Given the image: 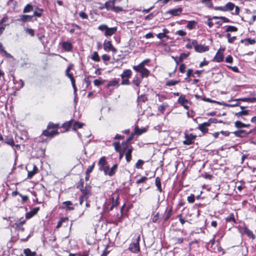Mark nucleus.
Here are the masks:
<instances>
[{"instance_id": "nucleus-53", "label": "nucleus", "mask_w": 256, "mask_h": 256, "mask_svg": "<svg viewBox=\"0 0 256 256\" xmlns=\"http://www.w3.org/2000/svg\"><path fill=\"white\" fill-rule=\"evenodd\" d=\"M214 250L215 252H222V254L225 253V251L219 244L216 245V248H214Z\"/></svg>"}, {"instance_id": "nucleus-24", "label": "nucleus", "mask_w": 256, "mask_h": 256, "mask_svg": "<svg viewBox=\"0 0 256 256\" xmlns=\"http://www.w3.org/2000/svg\"><path fill=\"white\" fill-rule=\"evenodd\" d=\"M62 204L64 206H60V209H66L67 210H74V207L71 201L68 200L62 202Z\"/></svg>"}, {"instance_id": "nucleus-29", "label": "nucleus", "mask_w": 256, "mask_h": 256, "mask_svg": "<svg viewBox=\"0 0 256 256\" xmlns=\"http://www.w3.org/2000/svg\"><path fill=\"white\" fill-rule=\"evenodd\" d=\"M112 146L114 148L115 150L119 153V157L118 158L120 160L122 157L124 156V152H122L120 150V142H115L112 143Z\"/></svg>"}, {"instance_id": "nucleus-15", "label": "nucleus", "mask_w": 256, "mask_h": 256, "mask_svg": "<svg viewBox=\"0 0 256 256\" xmlns=\"http://www.w3.org/2000/svg\"><path fill=\"white\" fill-rule=\"evenodd\" d=\"M185 140H184L183 144L185 145H190L194 143V140L196 138V136L192 133L189 134L187 132H184Z\"/></svg>"}, {"instance_id": "nucleus-33", "label": "nucleus", "mask_w": 256, "mask_h": 256, "mask_svg": "<svg viewBox=\"0 0 256 256\" xmlns=\"http://www.w3.org/2000/svg\"><path fill=\"white\" fill-rule=\"evenodd\" d=\"M133 147L130 146V148L125 152L126 160L127 162H130L132 160V152L133 151Z\"/></svg>"}, {"instance_id": "nucleus-57", "label": "nucleus", "mask_w": 256, "mask_h": 256, "mask_svg": "<svg viewBox=\"0 0 256 256\" xmlns=\"http://www.w3.org/2000/svg\"><path fill=\"white\" fill-rule=\"evenodd\" d=\"M173 240H174L175 244H182V243H183V242L184 240V238L182 237V238L175 237V238H173Z\"/></svg>"}, {"instance_id": "nucleus-35", "label": "nucleus", "mask_w": 256, "mask_h": 256, "mask_svg": "<svg viewBox=\"0 0 256 256\" xmlns=\"http://www.w3.org/2000/svg\"><path fill=\"white\" fill-rule=\"evenodd\" d=\"M38 168L36 165H34L32 170L28 171V178H32L33 176L38 172Z\"/></svg>"}, {"instance_id": "nucleus-23", "label": "nucleus", "mask_w": 256, "mask_h": 256, "mask_svg": "<svg viewBox=\"0 0 256 256\" xmlns=\"http://www.w3.org/2000/svg\"><path fill=\"white\" fill-rule=\"evenodd\" d=\"M210 48L208 46H204L202 44H198V41L196 42V44L194 46V50L197 52L202 53L206 52H207L209 50Z\"/></svg>"}, {"instance_id": "nucleus-46", "label": "nucleus", "mask_w": 256, "mask_h": 256, "mask_svg": "<svg viewBox=\"0 0 256 256\" xmlns=\"http://www.w3.org/2000/svg\"><path fill=\"white\" fill-rule=\"evenodd\" d=\"M68 217L60 218L58 222V224L56 226V228L58 229L60 228L62 226L63 223L66 222H68Z\"/></svg>"}, {"instance_id": "nucleus-61", "label": "nucleus", "mask_w": 256, "mask_h": 256, "mask_svg": "<svg viewBox=\"0 0 256 256\" xmlns=\"http://www.w3.org/2000/svg\"><path fill=\"white\" fill-rule=\"evenodd\" d=\"M95 166V162H94L91 166H88L86 172L90 174L94 170Z\"/></svg>"}, {"instance_id": "nucleus-20", "label": "nucleus", "mask_w": 256, "mask_h": 256, "mask_svg": "<svg viewBox=\"0 0 256 256\" xmlns=\"http://www.w3.org/2000/svg\"><path fill=\"white\" fill-rule=\"evenodd\" d=\"M254 132V130H250L249 132H247L245 130H238L233 132L234 135L236 137L244 138L248 136L250 134Z\"/></svg>"}, {"instance_id": "nucleus-16", "label": "nucleus", "mask_w": 256, "mask_h": 256, "mask_svg": "<svg viewBox=\"0 0 256 256\" xmlns=\"http://www.w3.org/2000/svg\"><path fill=\"white\" fill-rule=\"evenodd\" d=\"M104 50L107 52L112 51L114 53L117 52V50L115 48L112 44V42L110 40H105L104 42Z\"/></svg>"}, {"instance_id": "nucleus-39", "label": "nucleus", "mask_w": 256, "mask_h": 256, "mask_svg": "<svg viewBox=\"0 0 256 256\" xmlns=\"http://www.w3.org/2000/svg\"><path fill=\"white\" fill-rule=\"evenodd\" d=\"M142 79L141 78H138L137 76H135L132 80V84H134V86L139 87L142 82Z\"/></svg>"}, {"instance_id": "nucleus-5", "label": "nucleus", "mask_w": 256, "mask_h": 256, "mask_svg": "<svg viewBox=\"0 0 256 256\" xmlns=\"http://www.w3.org/2000/svg\"><path fill=\"white\" fill-rule=\"evenodd\" d=\"M34 10H35L34 11L32 15L22 14L20 16V18L18 19V20L23 22H27L32 21L34 16H36L38 18L41 17L44 11V9L39 8L38 6H36Z\"/></svg>"}, {"instance_id": "nucleus-18", "label": "nucleus", "mask_w": 256, "mask_h": 256, "mask_svg": "<svg viewBox=\"0 0 256 256\" xmlns=\"http://www.w3.org/2000/svg\"><path fill=\"white\" fill-rule=\"evenodd\" d=\"M178 102L186 110H188L190 106L188 104H190L191 102L188 100L186 99L184 94H181L178 100Z\"/></svg>"}, {"instance_id": "nucleus-54", "label": "nucleus", "mask_w": 256, "mask_h": 256, "mask_svg": "<svg viewBox=\"0 0 256 256\" xmlns=\"http://www.w3.org/2000/svg\"><path fill=\"white\" fill-rule=\"evenodd\" d=\"M180 80H170L166 82V86H170L178 84L180 82Z\"/></svg>"}, {"instance_id": "nucleus-14", "label": "nucleus", "mask_w": 256, "mask_h": 256, "mask_svg": "<svg viewBox=\"0 0 256 256\" xmlns=\"http://www.w3.org/2000/svg\"><path fill=\"white\" fill-rule=\"evenodd\" d=\"M140 236L138 235L136 238V242L130 244L128 250L133 253H138L140 252Z\"/></svg>"}, {"instance_id": "nucleus-6", "label": "nucleus", "mask_w": 256, "mask_h": 256, "mask_svg": "<svg viewBox=\"0 0 256 256\" xmlns=\"http://www.w3.org/2000/svg\"><path fill=\"white\" fill-rule=\"evenodd\" d=\"M240 110L234 113V118L239 120H238L246 121L248 120V117L252 116V112L250 110L246 109L245 107L240 106Z\"/></svg>"}, {"instance_id": "nucleus-22", "label": "nucleus", "mask_w": 256, "mask_h": 256, "mask_svg": "<svg viewBox=\"0 0 256 256\" xmlns=\"http://www.w3.org/2000/svg\"><path fill=\"white\" fill-rule=\"evenodd\" d=\"M61 46L62 50L66 52H70L72 50V44L68 41H64L61 43Z\"/></svg>"}, {"instance_id": "nucleus-10", "label": "nucleus", "mask_w": 256, "mask_h": 256, "mask_svg": "<svg viewBox=\"0 0 256 256\" xmlns=\"http://www.w3.org/2000/svg\"><path fill=\"white\" fill-rule=\"evenodd\" d=\"M132 69L136 72L140 74L141 78H148L150 75V71L145 66H134Z\"/></svg>"}, {"instance_id": "nucleus-3", "label": "nucleus", "mask_w": 256, "mask_h": 256, "mask_svg": "<svg viewBox=\"0 0 256 256\" xmlns=\"http://www.w3.org/2000/svg\"><path fill=\"white\" fill-rule=\"evenodd\" d=\"M122 0H108L105 2L104 4L99 7L100 10L106 8L108 11H112L115 13H120L124 10V8L121 6H115L116 4L120 2Z\"/></svg>"}, {"instance_id": "nucleus-11", "label": "nucleus", "mask_w": 256, "mask_h": 256, "mask_svg": "<svg viewBox=\"0 0 256 256\" xmlns=\"http://www.w3.org/2000/svg\"><path fill=\"white\" fill-rule=\"evenodd\" d=\"M239 232L242 235H246L249 238L255 240L256 236L254 232L244 224V226H239L238 227Z\"/></svg>"}, {"instance_id": "nucleus-51", "label": "nucleus", "mask_w": 256, "mask_h": 256, "mask_svg": "<svg viewBox=\"0 0 256 256\" xmlns=\"http://www.w3.org/2000/svg\"><path fill=\"white\" fill-rule=\"evenodd\" d=\"M8 20V16L6 14L4 15V17L0 20V26H5L6 28V26H8V24H5V22H6Z\"/></svg>"}, {"instance_id": "nucleus-7", "label": "nucleus", "mask_w": 256, "mask_h": 256, "mask_svg": "<svg viewBox=\"0 0 256 256\" xmlns=\"http://www.w3.org/2000/svg\"><path fill=\"white\" fill-rule=\"evenodd\" d=\"M120 195L117 192L113 193L109 198L111 206L110 208L106 206V210L108 212L112 211L114 208H116L120 204Z\"/></svg>"}, {"instance_id": "nucleus-41", "label": "nucleus", "mask_w": 256, "mask_h": 256, "mask_svg": "<svg viewBox=\"0 0 256 256\" xmlns=\"http://www.w3.org/2000/svg\"><path fill=\"white\" fill-rule=\"evenodd\" d=\"M198 24V22L194 20L188 21L186 26V28L188 30H193L196 28V27Z\"/></svg>"}, {"instance_id": "nucleus-52", "label": "nucleus", "mask_w": 256, "mask_h": 256, "mask_svg": "<svg viewBox=\"0 0 256 256\" xmlns=\"http://www.w3.org/2000/svg\"><path fill=\"white\" fill-rule=\"evenodd\" d=\"M34 6L30 4H27L23 10L24 13L30 12L34 10Z\"/></svg>"}, {"instance_id": "nucleus-25", "label": "nucleus", "mask_w": 256, "mask_h": 256, "mask_svg": "<svg viewBox=\"0 0 256 256\" xmlns=\"http://www.w3.org/2000/svg\"><path fill=\"white\" fill-rule=\"evenodd\" d=\"M40 207H36L32 210H30V212H28L26 214V219H30L32 218L34 216L36 215L38 211L40 210Z\"/></svg>"}, {"instance_id": "nucleus-49", "label": "nucleus", "mask_w": 256, "mask_h": 256, "mask_svg": "<svg viewBox=\"0 0 256 256\" xmlns=\"http://www.w3.org/2000/svg\"><path fill=\"white\" fill-rule=\"evenodd\" d=\"M134 133L135 134H137L138 136L142 134L144 132H146V130L144 128L142 129L139 128L138 126H136L134 128Z\"/></svg>"}, {"instance_id": "nucleus-1", "label": "nucleus", "mask_w": 256, "mask_h": 256, "mask_svg": "<svg viewBox=\"0 0 256 256\" xmlns=\"http://www.w3.org/2000/svg\"><path fill=\"white\" fill-rule=\"evenodd\" d=\"M74 122V120L71 119L60 126V124H54L53 122H50L46 126V128L42 130L41 136H45L49 140H51L56 136L59 134L60 132H58V130L60 128H62L65 130V131H68Z\"/></svg>"}, {"instance_id": "nucleus-28", "label": "nucleus", "mask_w": 256, "mask_h": 256, "mask_svg": "<svg viewBox=\"0 0 256 256\" xmlns=\"http://www.w3.org/2000/svg\"><path fill=\"white\" fill-rule=\"evenodd\" d=\"M18 195L20 196L22 198V201L21 202L22 204H24L28 200V196L26 195H22L18 191L15 190L12 192V196H16Z\"/></svg>"}, {"instance_id": "nucleus-45", "label": "nucleus", "mask_w": 256, "mask_h": 256, "mask_svg": "<svg viewBox=\"0 0 256 256\" xmlns=\"http://www.w3.org/2000/svg\"><path fill=\"white\" fill-rule=\"evenodd\" d=\"M24 254L26 256H36V252H32L29 248L24 249Z\"/></svg>"}, {"instance_id": "nucleus-37", "label": "nucleus", "mask_w": 256, "mask_h": 256, "mask_svg": "<svg viewBox=\"0 0 256 256\" xmlns=\"http://www.w3.org/2000/svg\"><path fill=\"white\" fill-rule=\"evenodd\" d=\"M155 185L156 186L158 190L160 192H162V188L161 179L158 176L156 177L155 179Z\"/></svg>"}, {"instance_id": "nucleus-21", "label": "nucleus", "mask_w": 256, "mask_h": 256, "mask_svg": "<svg viewBox=\"0 0 256 256\" xmlns=\"http://www.w3.org/2000/svg\"><path fill=\"white\" fill-rule=\"evenodd\" d=\"M190 52H187L182 53L179 57L177 58L176 59H174L175 62L176 63V66L174 68V72H175L176 70L177 69V66L179 63H182L184 60L186 59L187 58L190 56Z\"/></svg>"}, {"instance_id": "nucleus-38", "label": "nucleus", "mask_w": 256, "mask_h": 256, "mask_svg": "<svg viewBox=\"0 0 256 256\" xmlns=\"http://www.w3.org/2000/svg\"><path fill=\"white\" fill-rule=\"evenodd\" d=\"M122 146H121L120 144V151L123 152L124 153L128 150L130 146H132L130 144H126L123 142H122Z\"/></svg>"}, {"instance_id": "nucleus-13", "label": "nucleus", "mask_w": 256, "mask_h": 256, "mask_svg": "<svg viewBox=\"0 0 256 256\" xmlns=\"http://www.w3.org/2000/svg\"><path fill=\"white\" fill-rule=\"evenodd\" d=\"M73 68L74 64H70L68 66L66 70V76L70 79L74 91L76 92L77 88L76 84V80L73 74L70 72V70L73 69Z\"/></svg>"}, {"instance_id": "nucleus-63", "label": "nucleus", "mask_w": 256, "mask_h": 256, "mask_svg": "<svg viewBox=\"0 0 256 256\" xmlns=\"http://www.w3.org/2000/svg\"><path fill=\"white\" fill-rule=\"evenodd\" d=\"M156 96L158 97V101L161 102L163 100L168 99V97L166 94H157Z\"/></svg>"}, {"instance_id": "nucleus-59", "label": "nucleus", "mask_w": 256, "mask_h": 256, "mask_svg": "<svg viewBox=\"0 0 256 256\" xmlns=\"http://www.w3.org/2000/svg\"><path fill=\"white\" fill-rule=\"evenodd\" d=\"M202 2L208 8H212L213 5L212 0H202Z\"/></svg>"}, {"instance_id": "nucleus-58", "label": "nucleus", "mask_w": 256, "mask_h": 256, "mask_svg": "<svg viewBox=\"0 0 256 256\" xmlns=\"http://www.w3.org/2000/svg\"><path fill=\"white\" fill-rule=\"evenodd\" d=\"M15 140L16 143L21 144L24 142V138H22V136H18L17 134H16L15 135Z\"/></svg>"}, {"instance_id": "nucleus-36", "label": "nucleus", "mask_w": 256, "mask_h": 256, "mask_svg": "<svg viewBox=\"0 0 256 256\" xmlns=\"http://www.w3.org/2000/svg\"><path fill=\"white\" fill-rule=\"evenodd\" d=\"M172 215V207L170 206L168 210L166 211V216L164 218V222H167L170 216Z\"/></svg>"}, {"instance_id": "nucleus-47", "label": "nucleus", "mask_w": 256, "mask_h": 256, "mask_svg": "<svg viewBox=\"0 0 256 256\" xmlns=\"http://www.w3.org/2000/svg\"><path fill=\"white\" fill-rule=\"evenodd\" d=\"M83 125H84V124L80 123L78 122H76L74 120V122L72 124V126H73L72 130H76L78 128H81L82 127Z\"/></svg>"}, {"instance_id": "nucleus-62", "label": "nucleus", "mask_w": 256, "mask_h": 256, "mask_svg": "<svg viewBox=\"0 0 256 256\" xmlns=\"http://www.w3.org/2000/svg\"><path fill=\"white\" fill-rule=\"evenodd\" d=\"M186 65L182 63L179 66V72L182 74H184L186 72Z\"/></svg>"}, {"instance_id": "nucleus-27", "label": "nucleus", "mask_w": 256, "mask_h": 256, "mask_svg": "<svg viewBox=\"0 0 256 256\" xmlns=\"http://www.w3.org/2000/svg\"><path fill=\"white\" fill-rule=\"evenodd\" d=\"M4 142L12 147H14V140L12 136L11 135H7L4 136Z\"/></svg>"}, {"instance_id": "nucleus-8", "label": "nucleus", "mask_w": 256, "mask_h": 256, "mask_svg": "<svg viewBox=\"0 0 256 256\" xmlns=\"http://www.w3.org/2000/svg\"><path fill=\"white\" fill-rule=\"evenodd\" d=\"M98 30L101 32H104V35L108 36H111L117 31L118 28L116 26L108 28L107 25L105 24H102L98 26Z\"/></svg>"}, {"instance_id": "nucleus-40", "label": "nucleus", "mask_w": 256, "mask_h": 256, "mask_svg": "<svg viewBox=\"0 0 256 256\" xmlns=\"http://www.w3.org/2000/svg\"><path fill=\"white\" fill-rule=\"evenodd\" d=\"M225 220L226 222H232L234 224L237 223L233 213L230 214L226 218Z\"/></svg>"}, {"instance_id": "nucleus-50", "label": "nucleus", "mask_w": 256, "mask_h": 256, "mask_svg": "<svg viewBox=\"0 0 256 256\" xmlns=\"http://www.w3.org/2000/svg\"><path fill=\"white\" fill-rule=\"evenodd\" d=\"M163 32L159 33L156 34V36L159 39H162L166 37V34L168 32V30L166 28H164L162 30Z\"/></svg>"}, {"instance_id": "nucleus-9", "label": "nucleus", "mask_w": 256, "mask_h": 256, "mask_svg": "<svg viewBox=\"0 0 256 256\" xmlns=\"http://www.w3.org/2000/svg\"><path fill=\"white\" fill-rule=\"evenodd\" d=\"M132 76V71L130 69L124 70L120 75L122 78L120 84L128 86L130 84V78Z\"/></svg>"}, {"instance_id": "nucleus-31", "label": "nucleus", "mask_w": 256, "mask_h": 256, "mask_svg": "<svg viewBox=\"0 0 256 256\" xmlns=\"http://www.w3.org/2000/svg\"><path fill=\"white\" fill-rule=\"evenodd\" d=\"M234 126L236 128H237L238 129L242 128H248L251 126L250 124H244V123L242 122L241 120L236 121L234 123Z\"/></svg>"}, {"instance_id": "nucleus-64", "label": "nucleus", "mask_w": 256, "mask_h": 256, "mask_svg": "<svg viewBox=\"0 0 256 256\" xmlns=\"http://www.w3.org/2000/svg\"><path fill=\"white\" fill-rule=\"evenodd\" d=\"M25 31L31 36H34V30L32 28H25Z\"/></svg>"}, {"instance_id": "nucleus-48", "label": "nucleus", "mask_w": 256, "mask_h": 256, "mask_svg": "<svg viewBox=\"0 0 256 256\" xmlns=\"http://www.w3.org/2000/svg\"><path fill=\"white\" fill-rule=\"evenodd\" d=\"M25 222L26 220H24L19 222L15 223L16 228L18 230H21L22 232L24 231V228L23 227V225Z\"/></svg>"}, {"instance_id": "nucleus-17", "label": "nucleus", "mask_w": 256, "mask_h": 256, "mask_svg": "<svg viewBox=\"0 0 256 256\" xmlns=\"http://www.w3.org/2000/svg\"><path fill=\"white\" fill-rule=\"evenodd\" d=\"M225 48H220L216 52L212 61L216 62H220L224 60V51Z\"/></svg>"}, {"instance_id": "nucleus-19", "label": "nucleus", "mask_w": 256, "mask_h": 256, "mask_svg": "<svg viewBox=\"0 0 256 256\" xmlns=\"http://www.w3.org/2000/svg\"><path fill=\"white\" fill-rule=\"evenodd\" d=\"M183 11V8L181 7H180L177 8H172L169 10H168L166 12V14H170L172 16H180Z\"/></svg>"}, {"instance_id": "nucleus-32", "label": "nucleus", "mask_w": 256, "mask_h": 256, "mask_svg": "<svg viewBox=\"0 0 256 256\" xmlns=\"http://www.w3.org/2000/svg\"><path fill=\"white\" fill-rule=\"evenodd\" d=\"M148 100L147 96L145 94L138 96L136 99L138 105L142 103H144Z\"/></svg>"}, {"instance_id": "nucleus-4", "label": "nucleus", "mask_w": 256, "mask_h": 256, "mask_svg": "<svg viewBox=\"0 0 256 256\" xmlns=\"http://www.w3.org/2000/svg\"><path fill=\"white\" fill-rule=\"evenodd\" d=\"M234 8L235 9L234 12H232L231 14L233 15H238L240 11V8L232 2H227L224 6H215L214 8V10L222 12H232Z\"/></svg>"}, {"instance_id": "nucleus-60", "label": "nucleus", "mask_w": 256, "mask_h": 256, "mask_svg": "<svg viewBox=\"0 0 256 256\" xmlns=\"http://www.w3.org/2000/svg\"><path fill=\"white\" fill-rule=\"evenodd\" d=\"M188 202L190 204H192L195 201V196L194 194H191L190 196L187 198Z\"/></svg>"}, {"instance_id": "nucleus-42", "label": "nucleus", "mask_w": 256, "mask_h": 256, "mask_svg": "<svg viewBox=\"0 0 256 256\" xmlns=\"http://www.w3.org/2000/svg\"><path fill=\"white\" fill-rule=\"evenodd\" d=\"M187 41H188V43L186 44V48L188 49H191L192 46L194 48L197 42L196 40H194L191 41L190 38H188Z\"/></svg>"}, {"instance_id": "nucleus-12", "label": "nucleus", "mask_w": 256, "mask_h": 256, "mask_svg": "<svg viewBox=\"0 0 256 256\" xmlns=\"http://www.w3.org/2000/svg\"><path fill=\"white\" fill-rule=\"evenodd\" d=\"M217 121V119L216 118H210L208 122L200 124L198 128L204 134H206L208 133V128L212 124L216 123Z\"/></svg>"}, {"instance_id": "nucleus-30", "label": "nucleus", "mask_w": 256, "mask_h": 256, "mask_svg": "<svg viewBox=\"0 0 256 256\" xmlns=\"http://www.w3.org/2000/svg\"><path fill=\"white\" fill-rule=\"evenodd\" d=\"M240 42L242 44H244V46H248V45H253L256 43V40L255 39H252L250 38H246L244 39L241 40Z\"/></svg>"}, {"instance_id": "nucleus-26", "label": "nucleus", "mask_w": 256, "mask_h": 256, "mask_svg": "<svg viewBox=\"0 0 256 256\" xmlns=\"http://www.w3.org/2000/svg\"><path fill=\"white\" fill-rule=\"evenodd\" d=\"M120 79L114 78L111 80L109 81L108 82L106 85V87L107 88H109L110 87L116 86L118 87L120 86Z\"/></svg>"}, {"instance_id": "nucleus-43", "label": "nucleus", "mask_w": 256, "mask_h": 256, "mask_svg": "<svg viewBox=\"0 0 256 256\" xmlns=\"http://www.w3.org/2000/svg\"><path fill=\"white\" fill-rule=\"evenodd\" d=\"M238 30L237 27L234 26H227L224 30L225 32H236Z\"/></svg>"}, {"instance_id": "nucleus-55", "label": "nucleus", "mask_w": 256, "mask_h": 256, "mask_svg": "<svg viewBox=\"0 0 256 256\" xmlns=\"http://www.w3.org/2000/svg\"><path fill=\"white\" fill-rule=\"evenodd\" d=\"M144 162L142 160H138L135 164V168L136 169H142Z\"/></svg>"}, {"instance_id": "nucleus-56", "label": "nucleus", "mask_w": 256, "mask_h": 256, "mask_svg": "<svg viewBox=\"0 0 256 256\" xmlns=\"http://www.w3.org/2000/svg\"><path fill=\"white\" fill-rule=\"evenodd\" d=\"M168 106L167 104H163L160 105L158 107V110L161 114H163L166 110V108Z\"/></svg>"}, {"instance_id": "nucleus-44", "label": "nucleus", "mask_w": 256, "mask_h": 256, "mask_svg": "<svg viewBox=\"0 0 256 256\" xmlns=\"http://www.w3.org/2000/svg\"><path fill=\"white\" fill-rule=\"evenodd\" d=\"M90 58L95 62H99L100 60V57L97 52H94L91 55Z\"/></svg>"}, {"instance_id": "nucleus-34", "label": "nucleus", "mask_w": 256, "mask_h": 256, "mask_svg": "<svg viewBox=\"0 0 256 256\" xmlns=\"http://www.w3.org/2000/svg\"><path fill=\"white\" fill-rule=\"evenodd\" d=\"M92 187L86 184L82 190H80L82 194L85 196H88L90 194Z\"/></svg>"}, {"instance_id": "nucleus-2", "label": "nucleus", "mask_w": 256, "mask_h": 256, "mask_svg": "<svg viewBox=\"0 0 256 256\" xmlns=\"http://www.w3.org/2000/svg\"><path fill=\"white\" fill-rule=\"evenodd\" d=\"M98 170L103 172L105 175L112 176H114L118 168V164H115L110 168L106 158L105 156L101 157L98 163Z\"/></svg>"}]
</instances>
